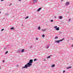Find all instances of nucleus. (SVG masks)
<instances>
[{"mask_svg":"<svg viewBox=\"0 0 73 73\" xmlns=\"http://www.w3.org/2000/svg\"><path fill=\"white\" fill-rule=\"evenodd\" d=\"M51 56H52V55H50V56H48L47 57V58H50V57H51Z\"/></svg>","mask_w":73,"mask_h":73,"instance_id":"f8f14e48","label":"nucleus"},{"mask_svg":"<svg viewBox=\"0 0 73 73\" xmlns=\"http://www.w3.org/2000/svg\"><path fill=\"white\" fill-rule=\"evenodd\" d=\"M59 19H62V16H59Z\"/></svg>","mask_w":73,"mask_h":73,"instance_id":"9d476101","label":"nucleus"},{"mask_svg":"<svg viewBox=\"0 0 73 73\" xmlns=\"http://www.w3.org/2000/svg\"><path fill=\"white\" fill-rule=\"evenodd\" d=\"M45 31H47V30H46V29H42V31H43V32H44Z\"/></svg>","mask_w":73,"mask_h":73,"instance_id":"423d86ee","label":"nucleus"},{"mask_svg":"<svg viewBox=\"0 0 73 73\" xmlns=\"http://www.w3.org/2000/svg\"><path fill=\"white\" fill-rule=\"evenodd\" d=\"M0 67H1V66H0V69H1V68H0Z\"/></svg>","mask_w":73,"mask_h":73,"instance_id":"a19ab883","label":"nucleus"},{"mask_svg":"<svg viewBox=\"0 0 73 73\" xmlns=\"http://www.w3.org/2000/svg\"><path fill=\"white\" fill-rule=\"evenodd\" d=\"M42 37H45V35H42Z\"/></svg>","mask_w":73,"mask_h":73,"instance_id":"aec40b11","label":"nucleus"},{"mask_svg":"<svg viewBox=\"0 0 73 73\" xmlns=\"http://www.w3.org/2000/svg\"><path fill=\"white\" fill-rule=\"evenodd\" d=\"M36 40H38V38H36Z\"/></svg>","mask_w":73,"mask_h":73,"instance_id":"c756f323","label":"nucleus"},{"mask_svg":"<svg viewBox=\"0 0 73 73\" xmlns=\"http://www.w3.org/2000/svg\"><path fill=\"white\" fill-rule=\"evenodd\" d=\"M19 0V1H21V0Z\"/></svg>","mask_w":73,"mask_h":73,"instance_id":"4c0bfd02","label":"nucleus"},{"mask_svg":"<svg viewBox=\"0 0 73 73\" xmlns=\"http://www.w3.org/2000/svg\"><path fill=\"white\" fill-rule=\"evenodd\" d=\"M63 40H64V39H60L58 40H55V42H56V43H60V41H63Z\"/></svg>","mask_w":73,"mask_h":73,"instance_id":"f03ea898","label":"nucleus"},{"mask_svg":"<svg viewBox=\"0 0 73 73\" xmlns=\"http://www.w3.org/2000/svg\"><path fill=\"white\" fill-rule=\"evenodd\" d=\"M44 61H46V60L44 59Z\"/></svg>","mask_w":73,"mask_h":73,"instance_id":"e433bc0d","label":"nucleus"},{"mask_svg":"<svg viewBox=\"0 0 73 73\" xmlns=\"http://www.w3.org/2000/svg\"><path fill=\"white\" fill-rule=\"evenodd\" d=\"M49 46L47 45L46 46V49H48V48H49Z\"/></svg>","mask_w":73,"mask_h":73,"instance_id":"1a4fd4ad","label":"nucleus"},{"mask_svg":"<svg viewBox=\"0 0 73 73\" xmlns=\"http://www.w3.org/2000/svg\"><path fill=\"white\" fill-rule=\"evenodd\" d=\"M4 29H2L1 30V31H4Z\"/></svg>","mask_w":73,"mask_h":73,"instance_id":"a878e982","label":"nucleus"},{"mask_svg":"<svg viewBox=\"0 0 73 73\" xmlns=\"http://www.w3.org/2000/svg\"><path fill=\"white\" fill-rule=\"evenodd\" d=\"M71 46H72V47H73V44H72V45Z\"/></svg>","mask_w":73,"mask_h":73,"instance_id":"473e14b6","label":"nucleus"},{"mask_svg":"<svg viewBox=\"0 0 73 73\" xmlns=\"http://www.w3.org/2000/svg\"><path fill=\"white\" fill-rule=\"evenodd\" d=\"M33 46H30V48H33Z\"/></svg>","mask_w":73,"mask_h":73,"instance_id":"cd10ccee","label":"nucleus"},{"mask_svg":"<svg viewBox=\"0 0 73 73\" xmlns=\"http://www.w3.org/2000/svg\"><path fill=\"white\" fill-rule=\"evenodd\" d=\"M0 13H1V12L0 11Z\"/></svg>","mask_w":73,"mask_h":73,"instance_id":"ea45409f","label":"nucleus"},{"mask_svg":"<svg viewBox=\"0 0 73 73\" xmlns=\"http://www.w3.org/2000/svg\"><path fill=\"white\" fill-rule=\"evenodd\" d=\"M38 30H40V29H41V27H40V26L38 27Z\"/></svg>","mask_w":73,"mask_h":73,"instance_id":"6e6552de","label":"nucleus"},{"mask_svg":"<svg viewBox=\"0 0 73 73\" xmlns=\"http://www.w3.org/2000/svg\"><path fill=\"white\" fill-rule=\"evenodd\" d=\"M37 60V59H35L34 60V61H36Z\"/></svg>","mask_w":73,"mask_h":73,"instance_id":"b1692460","label":"nucleus"},{"mask_svg":"<svg viewBox=\"0 0 73 73\" xmlns=\"http://www.w3.org/2000/svg\"><path fill=\"white\" fill-rule=\"evenodd\" d=\"M64 1V0H61V1Z\"/></svg>","mask_w":73,"mask_h":73,"instance_id":"c9c22d12","label":"nucleus"},{"mask_svg":"<svg viewBox=\"0 0 73 73\" xmlns=\"http://www.w3.org/2000/svg\"><path fill=\"white\" fill-rule=\"evenodd\" d=\"M21 51V50H19L18 51V52H20Z\"/></svg>","mask_w":73,"mask_h":73,"instance_id":"4be33fe9","label":"nucleus"},{"mask_svg":"<svg viewBox=\"0 0 73 73\" xmlns=\"http://www.w3.org/2000/svg\"><path fill=\"white\" fill-rule=\"evenodd\" d=\"M10 29L11 30H12V29H13V30H14V29H14V27H12V28H11Z\"/></svg>","mask_w":73,"mask_h":73,"instance_id":"2eb2a0df","label":"nucleus"},{"mask_svg":"<svg viewBox=\"0 0 73 73\" xmlns=\"http://www.w3.org/2000/svg\"><path fill=\"white\" fill-rule=\"evenodd\" d=\"M56 31H59V27H57L56 28Z\"/></svg>","mask_w":73,"mask_h":73,"instance_id":"9b49d317","label":"nucleus"},{"mask_svg":"<svg viewBox=\"0 0 73 73\" xmlns=\"http://www.w3.org/2000/svg\"><path fill=\"white\" fill-rule=\"evenodd\" d=\"M42 9V7H40L37 10V12H40V11Z\"/></svg>","mask_w":73,"mask_h":73,"instance_id":"39448f33","label":"nucleus"},{"mask_svg":"<svg viewBox=\"0 0 73 73\" xmlns=\"http://www.w3.org/2000/svg\"><path fill=\"white\" fill-rule=\"evenodd\" d=\"M70 20H71V19H69L68 20V22H70Z\"/></svg>","mask_w":73,"mask_h":73,"instance_id":"5701e85b","label":"nucleus"},{"mask_svg":"<svg viewBox=\"0 0 73 73\" xmlns=\"http://www.w3.org/2000/svg\"><path fill=\"white\" fill-rule=\"evenodd\" d=\"M54 28H57V26H55V27H54Z\"/></svg>","mask_w":73,"mask_h":73,"instance_id":"6ab92c4d","label":"nucleus"},{"mask_svg":"<svg viewBox=\"0 0 73 73\" xmlns=\"http://www.w3.org/2000/svg\"><path fill=\"white\" fill-rule=\"evenodd\" d=\"M58 38V37L56 36L54 38H55V39H57V38Z\"/></svg>","mask_w":73,"mask_h":73,"instance_id":"dca6fc26","label":"nucleus"},{"mask_svg":"<svg viewBox=\"0 0 73 73\" xmlns=\"http://www.w3.org/2000/svg\"><path fill=\"white\" fill-rule=\"evenodd\" d=\"M29 18V17L27 16L25 18V19H28V18Z\"/></svg>","mask_w":73,"mask_h":73,"instance_id":"f3484780","label":"nucleus"},{"mask_svg":"<svg viewBox=\"0 0 73 73\" xmlns=\"http://www.w3.org/2000/svg\"><path fill=\"white\" fill-rule=\"evenodd\" d=\"M51 66H52V68H53V67H54V66H55V65L53 64Z\"/></svg>","mask_w":73,"mask_h":73,"instance_id":"4468645a","label":"nucleus"},{"mask_svg":"<svg viewBox=\"0 0 73 73\" xmlns=\"http://www.w3.org/2000/svg\"><path fill=\"white\" fill-rule=\"evenodd\" d=\"M72 68V66H70L67 68V69H70V68Z\"/></svg>","mask_w":73,"mask_h":73,"instance_id":"ddd939ff","label":"nucleus"},{"mask_svg":"<svg viewBox=\"0 0 73 73\" xmlns=\"http://www.w3.org/2000/svg\"><path fill=\"white\" fill-rule=\"evenodd\" d=\"M65 70H64L63 71V73H65Z\"/></svg>","mask_w":73,"mask_h":73,"instance_id":"c85d7f7f","label":"nucleus"},{"mask_svg":"<svg viewBox=\"0 0 73 73\" xmlns=\"http://www.w3.org/2000/svg\"><path fill=\"white\" fill-rule=\"evenodd\" d=\"M8 15H9V14L8 13H7L5 15H6V16H8Z\"/></svg>","mask_w":73,"mask_h":73,"instance_id":"a211bd4d","label":"nucleus"},{"mask_svg":"<svg viewBox=\"0 0 73 73\" xmlns=\"http://www.w3.org/2000/svg\"><path fill=\"white\" fill-rule=\"evenodd\" d=\"M71 40H73V38H72L71 39Z\"/></svg>","mask_w":73,"mask_h":73,"instance_id":"f704fd0d","label":"nucleus"},{"mask_svg":"<svg viewBox=\"0 0 73 73\" xmlns=\"http://www.w3.org/2000/svg\"><path fill=\"white\" fill-rule=\"evenodd\" d=\"M8 53V51H6V52L5 53V54H7V53Z\"/></svg>","mask_w":73,"mask_h":73,"instance_id":"412c9836","label":"nucleus"},{"mask_svg":"<svg viewBox=\"0 0 73 73\" xmlns=\"http://www.w3.org/2000/svg\"><path fill=\"white\" fill-rule=\"evenodd\" d=\"M69 4H70V3L69 2H66V5H69Z\"/></svg>","mask_w":73,"mask_h":73,"instance_id":"20e7f679","label":"nucleus"},{"mask_svg":"<svg viewBox=\"0 0 73 73\" xmlns=\"http://www.w3.org/2000/svg\"><path fill=\"white\" fill-rule=\"evenodd\" d=\"M50 21L51 22H53V20H51Z\"/></svg>","mask_w":73,"mask_h":73,"instance_id":"393cba45","label":"nucleus"},{"mask_svg":"<svg viewBox=\"0 0 73 73\" xmlns=\"http://www.w3.org/2000/svg\"><path fill=\"white\" fill-rule=\"evenodd\" d=\"M37 2V0H33V3L34 4L36 3Z\"/></svg>","mask_w":73,"mask_h":73,"instance_id":"7ed1b4c3","label":"nucleus"},{"mask_svg":"<svg viewBox=\"0 0 73 73\" xmlns=\"http://www.w3.org/2000/svg\"><path fill=\"white\" fill-rule=\"evenodd\" d=\"M25 51V50L24 49H23L22 50L21 52V53H23V52H24Z\"/></svg>","mask_w":73,"mask_h":73,"instance_id":"0eeeda50","label":"nucleus"},{"mask_svg":"<svg viewBox=\"0 0 73 73\" xmlns=\"http://www.w3.org/2000/svg\"><path fill=\"white\" fill-rule=\"evenodd\" d=\"M1 1H4V0H1Z\"/></svg>","mask_w":73,"mask_h":73,"instance_id":"2f4dec72","label":"nucleus"},{"mask_svg":"<svg viewBox=\"0 0 73 73\" xmlns=\"http://www.w3.org/2000/svg\"><path fill=\"white\" fill-rule=\"evenodd\" d=\"M12 5V3H11L9 5Z\"/></svg>","mask_w":73,"mask_h":73,"instance_id":"7c9ffc66","label":"nucleus"},{"mask_svg":"<svg viewBox=\"0 0 73 73\" xmlns=\"http://www.w3.org/2000/svg\"><path fill=\"white\" fill-rule=\"evenodd\" d=\"M2 62L3 63L5 62V60H3Z\"/></svg>","mask_w":73,"mask_h":73,"instance_id":"bb28decb","label":"nucleus"},{"mask_svg":"<svg viewBox=\"0 0 73 73\" xmlns=\"http://www.w3.org/2000/svg\"><path fill=\"white\" fill-rule=\"evenodd\" d=\"M54 17L55 19L56 18V17Z\"/></svg>","mask_w":73,"mask_h":73,"instance_id":"72a5a7b5","label":"nucleus"},{"mask_svg":"<svg viewBox=\"0 0 73 73\" xmlns=\"http://www.w3.org/2000/svg\"><path fill=\"white\" fill-rule=\"evenodd\" d=\"M33 63V60L31 59L29 60V62L25 65V66L22 67V68H27L28 67H30L32 65V63Z\"/></svg>","mask_w":73,"mask_h":73,"instance_id":"f257e3e1","label":"nucleus"},{"mask_svg":"<svg viewBox=\"0 0 73 73\" xmlns=\"http://www.w3.org/2000/svg\"><path fill=\"white\" fill-rule=\"evenodd\" d=\"M23 26V25H22V26Z\"/></svg>","mask_w":73,"mask_h":73,"instance_id":"58836bf2","label":"nucleus"}]
</instances>
